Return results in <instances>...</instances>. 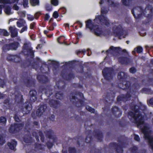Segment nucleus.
Masks as SVG:
<instances>
[{
  "label": "nucleus",
  "mask_w": 153,
  "mask_h": 153,
  "mask_svg": "<svg viewBox=\"0 0 153 153\" xmlns=\"http://www.w3.org/2000/svg\"><path fill=\"white\" fill-rule=\"evenodd\" d=\"M131 108L134 112H129L128 117L132 122L135 123L137 127H139L144 123L143 117L141 113H143L146 116L147 114L146 107L141 103L139 107L134 105L131 107Z\"/></svg>",
  "instance_id": "obj_1"
},
{
  "label": "nucleus",
  "mask_w": 153,
  "mask_h": 153,
  "mask_svg": "<svg viewBox=\"0 0 153 153\" xmlns=\"http://www.w3.org/2000/svg\"><path fill=\"white\" fill-rule=\"evenodd\" d=\"M153 7L152 6L149 5L145 8L143 11L142 8L140 7H134L131 10L132 13L135 18H140L143 13L145 15L146 13H148V16H150L152 15Z\"/></svg>",
  "instance_id": "obj_2"
},
{
  "label": "nucleus",
  "mask_w": 153,
  "mask_h": 153,
  "mask_svg": "<svg viewBox=\"0 0 153 153\" xmlns=\"http://www.w3.org/2000/svg\"><path fill=\"white\" fill-rule=\"evenodd\" d=\"M141 130L145 139L147 140L150 146L153 150V136L151 135V131L149 125L147 124H145L143 128H141Z\"/></svg>",
  "instance_id": "obj_3"
},
{
  "label": "nucleus",
  "mask_w": 153,
  "mask_h": 153,
  "mask_svg": "<svg viewBox=\"0 0 153 153\" xmlns=\"http://www.w3.org/2000/svg\"><path fill=\"white\" fill-rule=\"evenodd\" d=\"M83 97V94L79 92H77L74 94H71L70 95V100L74 105L77 107L81 106L83 102L81 99Z\"/></svg>",
  "instance_id": "obj_4"
},
{
  "label": "nucleus",
  "mask_w": 153,
  "mask_h": 153,
  "mask_svg": "<svg viewBox=\"0 0 153 153\" xmlns=\"http://www.w3.org/2000/svg\"><path fill=\"white\" fill-rule=\"evenodd\" d=\"M108 12V10L104 7L101 8V13L102 15L100 16H96L94 21L97 23H100L102 25H105L108 26L109 25V23L108 20L107 18L103 16L102 14H106Z\"/></svg>",
  "instance_id": "obj_5"
},
{
  "label": "nucleus",
  "mask_w": 153,
  "mask_h": 153,
  "mask_svg": "<svg viewBox=\"0 0 153 153\" xmlns=\"http://www.w3.org/2000/svg\"><path fill=\"white\" fill-rule=\"evenodd\" d=\"M22 52L25 55L29 56L31 58H33L34 56V51L32 50L29 42L24 44Z\"/></svg>",
  "instance_id": "obj_6"
},
{
  "label": "nucleus",
  "mask_w": 153,
  "mask_h": 153,
  "mask_svg": "<svg viewBox=\"0 0 153 153\" xmlns=\"http://www.w3.org/2000/svg\"><path fill=\"white\" fill-rule=\"evenodd\" d=\"M102 73L106 80H109L112 79L113 70L112 68H106L102 70Z\"/></svg>",
  "instance_id": "obj_7"
},
{
  "label": "nucleus",
  "mask_w": 153,
  "mask_h": 153,
  "mask_svg": "<svg viewBox=\"0 0 153 153\" xmlns=\"http://www.w3.org/2000/svg\"><path fill=\"white\" fill-rule=\"evenodd\" d=\"M22 127V125L21 124L16 123L12 125L10 128L9 131L11 133H14L19 131Z\"/></svg>",
  "instance_id": "obj_8"
},
{
  "label": "nucleus",
  "mask_w": 153,
  "mask_h": 153,
  "mask_svg": "<svg viewBox=\"0 0 153 153\" xmlns=\"http://www.w3.org/2000/svg\"><path fill=\"white\" fill-rule=\"evenodd\" d=\"M119 145L115 143H111L110 144V146H113L116 149V151L118 153H122V147H123V143L122 141H119Z\"/></svg>",
  "instance_id": "obj_9"
},
{
  "label": "nucleus",
  "mask_w": 153,
  "mask_h": 153,
  "mask_svg": "<svg viewBox=\"0 0 153 153\" xmlns=\"http://www.w3.org/2000/svg\"><path fill=\"white\" fill-rule=\"evenodd\" d=\"M47 108V106L45 104H41L39 106V108L36 112V115L39 117L41 116L43 114Z\"/></svg>",
  "instance_id": "obj_10"
},
{
  "label": "nucleus",
  "mask_w": 153,
  "mask_h": 153,
  "mask_svg": "<svg viewBox=\"0 0 153 153\" xmlns=\"http://www.w3.org/2000/svg\"><path fill=\"white\" fill-rule=\"evenodd\" d=\"M121 51V49L120 47H114L111 46L106 51V53L107 55L110 54L114 55L116 53H120V51Z\"/></svg>",
  "instance_id": "obj_11"
},
{
  "label": "nucleus",
  "mask_w": 153,
  "mask_h": 153,
  "mask_svg": "<svg viewBox=\"0 0 153 153\" xmlns=\"http://www.w3.org/2000/svg\"><path fill=\"white\" fill-rule=\"evenodd\" d=\"M114 35L115 36H121L123 34V30L121 26H115L113 28Z\"/></svg>",
  "instance_id": "obj_12"
},
{
  "label": "nucleus",
  "mask_w": 153,
  "mask_h": 153,
  "mask_svg": "<svg viewBox=\"0 0 153 153\" xmlns=\"http://www.w3.org/2000/svg\"><path fill=\"white\" fill-rule=\"evenodd\" d=\"M48 103L51 107L55 108H58L60 105V102L56 100H49Z\"/></svg>",
  "instance_id": "obj_13"
},
{
  "label": "nucleus",
  "mask_w": 153,
  "mask_h": 153,
  "mask_svg": "<svg viewBox=\"0 0 153 153\" xmlns=\"http://www.w3.org/2000/svg\"><path fill=\"white\" fill-rule=\"evenodd\" d=\"M131 97L130 92H128L126 95L122 94L118 96L117 98V101H122L126 102L130 100Z\"/></svg>",
  "instance_id": "obj_14"
},
{
  "label": "nucleus",
  "mask_w": 153,
  "mask_h": 153,
  "mask_svg": "<svg viewBox=\"0 0 153 153\" xmlns=\"http://www.w3.org/2000/svg\"><path fill=\"white\" fill-rule=\"evenodd\" d=\"M62 76L63 79L66 80H69L74 78V75L72 72L69 73L66 72L64 73H62Z\"/></svg>",
  "instance_id": "obj_15"
},
{
  "label": "nucleus",
  "mask_w": 153,
  "mask_h": 153,
  "mask_svg": "<svg viewBox=\"0 0 153 153\" xmlns=\"http://www.w3.org/2000/svg\"><path fill=\"white\" fill-rule=\"evenodd\" d=\"M30 99L31 102H34L36 100L37 92L36 90H31L29 91Z\"/></svg>",
  "instance_id": "obj_16"
},
{
  "label": "nucleus",
  "mask_w": 153,
  "mask_h": 153,
  "mask_svg": "<svg viewBox=\"0 0 153 153\" xmlns=\"http://www.w3.org/2000/svg\"><path fill=\"white\" fill-rule=\"evenodd\" d=\"M131 85L130 82L128 81H124L122 83H120L119 86L123 89H126L129 88Z\"/></svg>",
  "instance_id": "obj_17"
},
{
  "label": "nucleus",
  "mask_w": 153,
  "mask_h": 153,
  "mask_svg": "<svg viewBox=\"0 0 153 153\" xmlns=\"http://www.w3.org/2000/svg\"><path fill=\"white\" fill-rule=\"evenodd\" d=\"M9 30L11 33V36L12 37L14 38L17 36V29L15 27H10L9 28Z\"/></svg>",
  "instance_id": "obj_18"
},
{
  "label": "nucleus",
  "mask_w": 153,
  "mask_h": 153,
  "mask_svg": "<svg viewBox=\"0 0 153 153\" xmlns=\"http://www.w3.org/2000/svg\"><path fill=\"white\" fill-rule=\"evenodd\" d=\"M94 30L95 34L97 36H100L103 33L102 28L98 25L95 26L94 27Z\"/></svg>",
  "instance_id": "obj_19"
},
{
  "label": "nucleus",
  "mask_w": 153,
  "mask_h": 153,
  "mask_svg": "<svg viewBox=\"0 0 153 153\" xmlns=\"http://www.w3.org/2000/svg\"><path fill=\"white\" fill-rule=\"evenodd\" d=\"M119 61L121 64H128L131 62V59L127 57H120L119 58Z\"/></svg>",
  "instance_id": "obj_20"
},
{
  "label": "nucleus",
  "mask_w": 153,
  "mask_h": 153,
  "mask_svg": "<svg viewBox=\"0 0 153 153\" xmlns=\"http://www.w3.org/2000/svg\"><path fill=\"white\" fill-rule=\"evenodd\" d=\"M127 74L124 72H121L118 74V78L119 79L122 81L126 79L128 77Z\"/></svg>",
  "instance_id": "obj_21"
},
{
  "label": "nucleus",
  "mask_w": 153,
  "mask_h": 153,
  "mask_svg": "<svg viewBox=\"0 0 153 153\" xmlns=\"http://www.w3.org/2000/svg\"><path fill=\"white\" fill-rule=\"evenodd\" d=\"M112 113L116 117H119L121 114V111L116 106L113 107L112 108Z\"/></svg>",
  "instance_id": "obj_22"
},
{
  "label": "nucleus",
  "mask_w": 153,
  "mask_h": 153,
  "mask_svg": "<svg viewBox=\"0 0 153 153\" xmlns=\"http://www.w3.org/2000/svg\"><path fill=\"white\" fill-rule=\"evenodd\" d=\"M37 78L41 83H45L48 81L47 78L44 75H38Z\"/></svg>",
  "instance_id": "obj_23"
},
{
  "label": "nucleus",
  "mask_w": 153,
  "mask_h": 153,
  "mask_svg": "<svg viewBox=\"0 0 153 153\" xmlns=\"http://www.w3.org/2000/svg\"><path fill=\"white\" fill-rule=\"evenodd\" d=\"M94 134L96 138L99 140L100 141L102 140V133L99 130H95L94 131Z\"/></svg>",
  "instance_id": "obj_24"
},
{
  "label": "nucleus",
  "mask_w": 153,
  "mask_h": 153,
  "mask_svg": "<svg viewBox=\"0 0 153 153\" xmlns=\"http://www.w3.org/2000/svg\"><path fill=\"white\" fill-rule=\"evenodd\" d=\"M8 146L9 148L15 151L16 150V147L17 144V142L14 140H12L10 142L8 143Z\"/></svg>",
  "instance_id": "obj_25"
},
{
  "label": "nucleus",
  "mask_w": 153,
  "mask_h": 153,
  "mask_svg": "<svg viewBox=\"0 0 153 153\" xmlns=\"http://www.w3.org/2000/svg\"><path fill=\"white\" fill-rule=\"evenodd\" d=\"M24 82L28 87L32 86L34 84V81L33 80H32L30 79H27L24 80Z\"/></svg>",
  "instance_id": "obj_26"
},
{
  "label": "nucleus",
  "mask_w": 153,
  "mask_h": 153,
  "mask_svg": "<svg viewBox=\"0 0 153 153\" xmlns=\"http://www.w3.org/2000/svg\"><path fill=\"white\" fill-rule=\"evenodd\" d=\"M18 0H0V3L11 4L13 3H17Z\"/></svg>",
  "instance_id": "obj_27"
},
{
  "label": "nucleus",
  "mask_w": 153,
  "mask_h": 153,
  "mask_svg": "<svg viewBox=\"0 0 153 153\" xmlns=\"http://www.w3.org/2000/svg\"><path fill=\"white\" fill-rule=\"evenodd\" d=\"M86 23V27L89 28L91 30L94 29L95 26L92 23V21L91 20H88L85 22Z\"/></svg>",
  "instance_id": "obj_28"
},
{
  "label": "nucleus",
  "mask_w": 153,
  "mask_h": 153,
  "mask_svg": "<svg viewBox=\"0 0 153 153\" xmlns=\"http://www.w3.org/2000/svg\"><path fill=\"white\" fill-rule=\"evenodd\" d=\"M19 43L17 42H14L9 44L10 49L11 50H16L17 48Z\"/></svg>",
  "instance_id": "obj_29"
},
{
  "label": "nucleus",
  "mask_w": 153,
  "mask_h": 153,
  "mask_svg": "<svg viewBox=\"0 0 153 153\" xmlns=\"http://www.w3.org/2000/svg\"><path fill=\"white\" fill-rule=\"evenodd\" d=\"M3 8H4V11L7 15H9L12 13L11 12V8L8 6H4Z\"/></svg>",
  "instance_id": "obj_30"
},
{
  "label": "nucleus",
  "mask_w": 153,
  "mask_h": 153,
  "mask_svg": "<svg viewBox=\"0 0 153 153\" xmlns=\"http://www.w3.org/2000/svg\"><path fill=\"white\" fill-rule=\"evenodd\" d=\"M53 91L50 87H48L45 90V95L48 97H50L53 93Z\"/></svg>",
  "instance_id": "obj_31"
},
{
  "label": "nucleus",
  "mask_w": 153,
  "mask_h": 153,
  "mask_svg": "<svg viewBox=\"0 0 153 153\" xmlns=\"http://www.w3.org/2000/svg\"><path fill=\"white\" fill-rule=\"evenodd\" d=\"M143 50L142 47L140 46H138L134 48V51L132 52V53L133 54H134L136 51L138 53H140L142 52Z\"/></svg>",
  "instance_id": "obj_32"
},
{
  "label": "nucleus",
  "mask_w": 153,
  "mask_h": 153,
  "mask_svg": "<svg viewBox=\"0 0 153 153\" xmlns=\"http://www.w3.org/2000/svg\"><path fill=\"white\" fill-rule=\"evenodd\" d=\"M56 85L58 88L62 89L64 88L65 83L63 82L60 81L57 82L56 83Z\"/></svg>",
  "instance_id": "obj_33"
},
{
  "label": "nucleus",
  "mask_w": 153,
  "mask_h": 153,
  "mask_svg": "<svg viewBox=\"0 0 153 153\" xmlns=\"http://www.w3.org/2000/svg\"><path fill=\"white\" fill-rule=\"evenodd\" d=\"M44 133L47 137L49 139H52L53 131L51 130L46 131Z\"/></svg>",
  "instance_id": "obj_34"
},
{
  "label": "nucleus",
  "mask_w": 153,
  "mask_h": 153,
  "mask_svg": "<svg viewBox=\"0 0 153 153\" xmlns=\"http://www.w3.org/2000/svg\"><path fill=\"white\" fill-rule=\"evenodd\" d=\"M16 23L18 27H21L24 26V24L25 23V22L23 19H20L19 21L17 22Z\"/></svg>",
  "instance_id": "obj_35"
},
{
  "label": "nucleus",
  "mask_w": 153,
  "mask_h": 153,
  "mask_svg": "<svg viewBox=\"0 0 153 153\" xmlns=\"http://www.w3.org/2000/svg\"><path fill=\"white\" fill-rule=\"evenodd\" d=\"M52 64L53 65V70L55 74L56 71L57 69L58 68L59 64L58 62H53Z\"/></svg>",
  "instance_id": "obj_36"
},
{
  "label": "nucleus",
  "mask_w": 153,
  "mask_h": 153,
  "mask_svg": "<svg viewBox=\"0 0 153 153\" xmlns=\"http://www.w3.org/2000/svg\"><path fill=\"white\" fill-rule=\"evenodd\" d=\"M0 35H3L4 36H7L9 35V33L6 30L0 29Z\"/></svg>",
  "instance_id": "obj_37"
},
{
  "label": "nucleus",
  "mask_w": 153,
  "mask_h": 153,
  "mask_svg": "<svg viewBox=\"0 0 153 153\" xmlns=\"http://www.w3.org/2000/svg\"><path fill=\"white\" fill-rule=\"evenodd\" d=\"M63 94L61 91L57 92L56 93L55 97L56 99H61L63 97Z\"/></svg>",
  "instance_id": "obj_38"
},
{
  "label": "nucleus",
  "mask_w": 153,
  "mask_h": 153,
  "mask_svg": "<svg viewBox=\"0 0 153 153\" xmlns=\"http://www.w3.org/2000/svg\"><path fill=\"white\" fill-rule=\"evenodd\" d=\"M48 70V67L46 65L42 66L40 68V71L43 73H45L47 72V70Z\"/></svg>",
  "instance_id": "obj_39"
},
{
  "label": "nucleus",
  "mask_w": 153,
  "mask_h": 153,
  "mask_svg": "<svg viewBox=\"0 0 153 153\" xmlns=\"http://www.w3.org/2000/svg\"><path fill=\"white\" fill-rule=\"evenodd\" d=\"M13 61L15 62H18L21 60V58L20 56L17 55H14L13 58Z\"/></svg>",
  "instance_id": "obj_40"
},
{
  "label": "nucleus",
  "mask_w": 153,
  "mask_h": 153,
  "mask_svg": "<svg viewBox=\"0 0 153 153\" xmlns=\"http://www.w3.org/2000/svg\"><path fill=\"white\" fill-rule=\"evenodd\" d=\"M32 66L33 67V68L35 69L36 70L37 68L39 67V62L38 61L33 62Z\"/></svg>",
  "instance_id": "obj_41"
},
{
  "label": "nucleus",
  "mask_w": 153,
  "mask_h": 153,
  "mask_svg": "<svg viewBox=\"0 0 153 153\" xmlns=\"http://www.w3.org/2000/svg\"><path fill=\"white\" fill-rule=\"evenodd\" d=\"M30 2L32 5L35 6L39 4V0H30Z\"/></svg>",
  "instance_id": "obj_42"
},
{
  "label": "nucleus",
  "mask_w": 153,
  "mask_h": 153,
  "mask_svg": "<svg viewBox=\"0 0 153 153\" xmlns=\"http://www.w3.org/2000/svg\"><path fill=\"white\" fill-rule=\"evenodd\" d=\"M6 121V119L4 117H0V123L1 125H5Z\"/></svg>",
  "instance_id": "obj_43"
},
{
  "label": "nucleus",
  "mask_w": 153,
  "mask_h": 153,
  "mask_svg": "<svg viewBox=\"0 0 153 153\" xmlns=\"http://www.w3.org/2000/svg\"><path fill=\"white\" fill-rule=\"evenodd\" d=\"M3 49L4 51L5 52L10 50L9 44L4 45L3 47Z\"/></svg>",
  "instance_id": "obj_44"
},
{
  "label": "nucleus",
  "mask_w": 153,
  "mask_h": 153,
  "mask_svg": "<svg viewBox=\"0 0 153 153\" xmlns=\"http://www.w3.org/2000/svg\"><path fill=\"white\" fill-rule=\"evenodd\" d=\"M24 107L26 110L29 111L31 110L32 108L30 104H26L24 105Z\"/></svg>",
  "instance_id": "obj_45"
},
{
  "label": "nucleus",
  "mask_w": 153,
  "mask_h": 153,
  "mask_svg": "<svg viewBox=\"0 0 153 153\" xmlns=\"http://www.w3.org/2000/svg\"><path fill=\"white\" fill-rule=\"evenodd\" d=\"M69 153H76V151L74 148L69 147L68 149Z\"/></svg>",
  "instance_id": "obj_46"
},
{
  "label": "nucleus",
  "mask_w": 153,
  "mask_h": 153,
  "mask_svg": "<svg viewBox=\"0 0 153 153\" xmlns=\"http://www.w3.org/2000/svg\"><path fill=\"white\" fill-rule=\"evenodd\" d=\"M5 143V140L4 137L0 135V145H2Z\"/></svg>",
  "instance_id": "obj_47"
},
{
  "label": "nucleus",
  "mask_w": 153,
  "mask_h": 153,
  "mask_svg": "<svg viewBox=\"0 0 153 153\" xmlns=\"http://www.w3.org/2000/svg\"><path fill=\"white\" fill-rule=\"evenodd\" d=\"M14 55H8L7 57V59L10 61H13V58Z\"/></svg>",
  "instance_id": "obj_48"
},
{
  "label": "nucleus",
  "mask_w": 153,
  "mask_h": 153,
  "mask_svg": "<svg viewBox=\"0 0 153 153\" xmlns=\"http://www.w3.org/2000/svg\"><path fill=\"white\" fill-rule=\"evenodd\" d=\"M39 134L40 137L41 141L42 142H44V137L42 132L41 131H40L39 132Z\"/></svg>",
  "instance_id": "obj_49"
},
{
  "label": "nucleus",
  "mask_w": 153,
  "mask_h": 153,
  "mask_svg": "<svg viewBox=\"0 0 153 153\" xmlns=\"http://www.w3.org/2000/svg\"><path fill=\"white\" fill-rule=\"evenodd\" d=\"M86 108L88 111L91 113H94V109L89 106H86Z\"/></svg>",
  "instance_id": "obj_50"
},
{
  "label": "nucleus",
  "mask_w": 153,
  "mask_h": 153,
  "mask_svg": "<svg viewBox=\"0 0 153 153\" xmlns=\"http://www.w3.org/2000/svg\"><path fill=\"white\" fill-rule=\"evenodd\" d=\"M137 147L135 146H133L131 149V153H136L137 150Z\"/></svg>",
  "instance_id": "obj_51"
},
{
  "label": "nucleus",
  "mask_w": 153,
  "mask_h": 153,
  "mask_svg": "<svg viewBox=\"0 0 153 153\" xmlns=\"http://www.w3.org/2000/svg\"><path fill=\"white\" fill-rule=\"evenodd\" d=\"M32 135L33 136L35 137L36 140L37 141H39V137L37 135V134L35 131H33L32 133Z\"/></svg>",
  "instance_id": "obj_52"
},
{
  "label": "nucleus",
  "mask_w": 153,
  "mask_h": 153,
  "mask_svg": "<svg viewBox=\"0 0 153 153\" xmlns=\"http://www.w3.org/2000/svg\"><path fill=\"white\" fill-rule=\"evenodd\" d=\"M129 71L131 73L134 74L136 72V69L134 67H131L130 68Z\"/></svg>",
  "instance_id": "obj_53"
},
{
  "label": "nucleus",
  "mask_w": 153,
  "mask_h": 153,
  "mask_svg": "<svg viewBox=\"0 0 153 153\" xmlns=\"http://www.w3.org/2000/svg\"><path fill=\"white\" fill-rule=\"evenodd\" d=\"M51 3L54 6H57L58 4V0H51Z\"/></svg>",
  "instance_id": "obj_54"
},
{
  "label": "nucleus",
  "mask_w": 153,
  "mask_h": 153,
  "mask_svg": "<svg viewBox=\"0 0 153 153\" xmlns=\"http://www.w3.org/2000/svg\"><path fill=\"white\" fill-rule=\"evenodd\" d=\"M52 6L51 5L47 4L46 6V9L47 10L50 11L52 10Z\"/></svg>",
  "instance_id": "obj_55"
},
{
  "label": "nucleus",
  "mask_w": 153,
  "mask_h": 153,
  "mask_svg": "<svg viewBox=\"0 0 153 153\" xmlns=\"http://www.w3.org/2000/svg\"><path fill=\"white\" fill-rule=\"evenodd\" d=\"M9 99L8 98H7L5 99L4 102V103L7 105L8 106V107L9 108Z\"/></svg>",
  "instance_id": "obj_56"
},
{
  "label": "nucleus",
  "mask_w": 153,
  "mask_h": 153,
  "mask_svg": "<svg viewBox=\"0 0 153 153\" xmlns=\"http://www.w3.org/2000/svg\"><path fill=\"white\" fill-rule=\"evenodd\" d=\"M28 4V0H23V5L25 7H27Z\"/></svg>",
  "instance_id": "obj_57"
},
{
  "label": "nucleus",
  "mask_w": 153,
  "mask_h": 153,
  "mask_svg": "<svg viewBox=\"0 0 153 153\" xmlns=\"http://www.w3.org/2000/svg\"><path fill=\"white\" fill-rule=\"evenodd\" d=\"M134 139L135 140L137 141H139L140 140V138L139 136L135 134H134Z\"/></svg>",
  "instance_id": "obj_58"
},
{
  "label": "nucleus",
  "mask_w": 153,
  "mask_h": 153,
  "mask_svg": "<svg viewBox=\"0 0 153 153\" xmlns=\"http://www.w3.org/2000/svg\"><path fill=\"white\" fill-rule=\"evenodd\" d=\"M13 118L15 121H16V122H19L20 119L16 114L15 115Z\"/></svg>",
  "instance_id": "obj_59"
},
{
  "label": "nucleus",
  "mask_w": 153,
  "mask_h": 153,
  "mask_svg": "<svg viewBox=\"0 0 153 153\" xmlns=\"http://www.w3.org/2000/svg\"><path fill=\"white\" fill-rule=\"evenodd\" d=\"M133 87L135 89H137L140 87V85L137 83H135L133 85Z\"/></svg>",
  "instance_id": "obj_60"
},
{
  "label": "nucleus",
  "mask_w": 153,
  "mask_h": 153,
  "mask_svg": "<svg viewBox=\"0 0 153 153\" xmlns=\"http://www.w3.org/2000/svg\"><path fill=\"white\" fill-rule=\"evenodd\" d=\"M53 16L55 18H57L58 17V14L57 11H55L53 15Z\"/></svg>",
  "instance_id": "obj_61"
},
{
  "label": "nucleus",
  "mask_w": 153,
  "mask_h": 153,
  "mask_svg": "<svg viewBox=\"0 0 153 153\" xmlns=\"http://www.w3.org/2000/svg\"><path fill=\"white\" fill-rule=\"evenodd\" d=\"M122 1L124 5L127 6L128 5V0H122Z\"/></svg>",
  "instance_id": "obj_62"
},
{
  "label": "nucleus",
  "mask_w": 153,
  "mask_h": 153,
  "mask_svg": "<svg viewBox=\"0 0 153 153\" xmlns=\"http://www.w3.org/2000/svg\"><path fill=\"white\" fill-rule=\"evenodd\" d=\"M47 145L48 148L50 149L53 146V144L51 142H48L47 143Z\"/></svg>",
  "instance_id": "obj_63"
},
{
  "label": "nucleus",
  "mask_w": 153,
  "mask_h": 153,
  "mask_svg": "<svg viewBox=\"0 0 153 153\" xmlns=\"http://www.w3.org/2000/svg\"><path fill=\"white\" fill-rule=\"evenodd\" d=\"M18 13L22 17H24L25 16V14L23 12H18Z\"/></svg>",
  "instance_id": "obj_64"
}]
</instances>
